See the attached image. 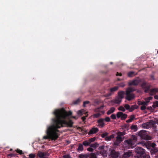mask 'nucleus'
<instances>
[{
	"instance_id": "obj_1",
	"label": "nucleus",
	"mask_w": 158,
	"mask_h": 158,
	"mask_svg": "<svg viewBox=\"0 0 158 158\" xmlns=\"http://www.w3.org/2000/svg\"><path fill=\"white\" fill-rule=\"evenodd\" d=\"M53 123L57 129L60 128L62 127H72L73 124V122L70 119L68 122L66 119L53 118L52 119Z\"/></svg>"
},
{
	"instance_id": "obj_2",
	"label": "nucleus",
	"mask_w": 158,
	"mask_h": 158,
	"mask_svg": "<svg viewBox=\"0 0 158 158\" xmlns=\"http://www.w3.org/2000/svg\"><path fill=\"white\" fill-rule=\"evenodd\" d=\"M59 131L56 128L54 123H52V125L48 128L47 131V135L44 136L43 138L44 139H50L52 140H55L58 137L57 132Z\"/></svg>"
},
{
	"instance_id": "obj_3",
	"label": "nucleus",
	"mask_w": 158,
	"mask_h": 158,
	"mask_svg": "<svg viewBox=\"0 0 158 158\" xmlns=\"http://www.w3.org/2000/svg\"><path fill=\"white\" fill-rule=\"evenodd\" d=\"M72 113L70 111L67 112L64 108L57 109L54 111V114L55 116L54 118L66 119V117L72 114Z\"/></svg>"
},
{
	"instance_id": "obj_4",
	"label": "nucleus",
	"mask_w": 158,
	"mask_h": 158,
	"mask_svg": "<svg viewBox=\"0 0 158 158\" xmlns=\"http://www.w3.org/2000/svg\"><path fill=\"white\" fill-rule=\"evenodd\" d=\"M142 88L144 90L145 93H147L149 91V94L150 95L152 96L158 92V88H155L150 90L151 85L145 81H143L140 85Z\"/></svg>"
},
{
	"instance_id": "obj_5",
	"label": "nucleus",
	"mask_w": 158,
	"mask_h": 158,
	"mask_svg": "<svg viewBox=\"0 0 158 158\" xmlns=\"http://www.w3.org/2000/svg\"><path fill=\"white\" fill-rule=\"evenodd\" d=\"M135 152L139 158H150L149 155L146 154L145 150L140 147L135 148Z\"/></svg>"
},
{
	"instance_id": "obj_6",
	"label": "nucleus",
	"mask_w": 158,
	"mask_h": 158,
	"mask_svg": "<svg viewBox=\"0 0 158 158\" xmlns=\"http://www.w3.org/2000/svg\"><path fill=\"white\" fill-rule=\"evenodd\" d=\"M136 89L133 88L129 87L126 90L125 99L128 101H131L135 97V94L131 93L135 91Z\"/></svg>"
},
{
	"instance_id": "obj_7",
	"label": "nucleus",
	"mask_w": 158,
	"mask_h": 158,
	"mask_svg": "<svg viewBox=\"0 0 158 158\" xmlns=\"http://www.w3.org/2000/svg\"><path fill=\"white\" fill-rule=\"evenodd\" d=\"M138 135L141 138L146 140H150V137L147 133V131L144 130H141L138 132Z\"/></svg>"
},
{
	"instance_id": "obj_8",
	"label": "nucleus",
	"mask_w": 158,
	"mask_h": 158,
	"mask_svg": "<svg viewBox=\"0 0 158 158\" xmlns=\"http://www.w3.org/2000/svg\"><path fill=\"white\" fill-rule=\"evenodd\" d=\"M149 150L152 157L158 158V149L157 148H150Z\"/></svg>"
},
{
	"instance_id": "obj_9",
	"label": "nucleus",
	"mask_w": 158,
	"mask_h": 158,
	"mask_svg": "<svg viewBox=\"0 0 158 158\" xmlns=\"http://www.w3.org/2000/svg\"><path fill=\"white\" fill-rule=\"evenodd\" d=\"M141 80L140 79H135L130 81L128 83V85L129 86L135 85L137 86L141 82Z\"/></svg>"
},
{
	"instance_id": "obj_10",
	"label": "nucleus",
	"mask_w": 158,
	"mask_h": 158,
	"mask_svg": "<svg viewBox=\"0 0 158 158\" xmlns=\"http://www.w3.org/2000/svg\"><path fill=\"white\" fill-rule=\"evenodd\" d=\"M116 116L118 118H120L121 120H124L127 118V115L122 112L119 111L117 113Z\"/></svg>"
},
{
	"instance_id": "obj_11",
	"label": "nucleus",
	"mask_w": 158,
	"mask_h": 158,
	"mask_svg": "<svg viewBox=\"0 0 158 158\" xmlns=\"http://www.w3.org/2000/svg\"><path fill=\"white\" fill-rule=\"evenodd\" d=\"M37 155L40 158H47L49 155L48 152H43L39 151L38 152Z\"/></svg>"
},
{
	"instance_id": "obj_12",
	"label": "nucleus",
	"mask_w": 158,
	"mask_h": 158,
	"mask_svg": "<svg viewBox=\"0 0 158 158\" xmlns=\"http://www.w3.org/2000/svg\"><path fill=\"white\" fill-rule=\"evenodd\" d=\"M124 143L125 144L131 148H134L136 145L135 144H134L133 142H132V141H131V140H130L129 139L125 140L124 141Z\"/></svg>"
},
{
	"instance_id": "obj_13",
	"label": "nucleus",
	"mask_w": 158,
	"mask_h": 158,
	"mask_svg": "<svg viewBox=\"0 0 158 158\" xmlns=\"http://www.w3.org/2000/svg\"><path fill=\"white\" fill-rule=\"evenodd\" d=\"M97 126L100 128L103 127L105 126L104 118H100L97 120Z\"/></svg>"
},
{
	"instance_id": "obj_14",
	"label": "nucleus",
	"mask_w": 158,
	"mask_h": 158,
	"mask_svg": "<svg viewBox=\"0 0 158 158\" xmlns=\"http://www.w3.org/2000/svg\"><path fill=\"white\" fill-rule=\"evenodd\" d=\"M123 139L122 137L117 135L116 137V139L114 142V145L115 146H118L119 144L123 141Z\"/></svg>"
},
{
	"instance_id": "obj_15",
	"label": "nucleus",
	"mask_w": 158,
	"mask_h": 158,
	"mask_svg": "<svg viewBox=\"0 0 158 158\" xmlns=\"http://www.w3.org/2000/svg\"><path fill=\"white\" fill-rule=\"evenodd\" d=\"M133 156L132 152L130 151H129L125 152L121 158H131Z\"/></svg>"
},
{
	"instance_id": "obj_16",
	"label": "nucleus",
	"mask_w": 158,
	"mask_h": 158,
	"mask_svg": "<svg viewBox=\"0 0 158 158\" xmlns=\"http://www.w3.org/2000/svg\"><path fill=\"white\" fill-rule=\"evenodd\" d=\"M99 131L97 127H93L89 131L88 133L89 135L95 134Z\"/></svg>"
},
{
	"instance_id": "obj_17",
	"label": "nucleus",
	"mask_w": 158,
	"mask_h": 158,
	"mask_svg": "<svg viewBox=\"0 0 158 158\" xmlns=\"http://www.w3.org/2000/svg\"><path fill=\"white\" fill-rule=\"evenodd\" d=\"M153 124L151 122H148L143 123L142 126L143 128L148 129Z\"/></svg>"
},
{
	"instance_id": "obj_18",
	"label": "nucleus",
	"mask_w": 158,
	"mask_h": 158,
	"mask_svg": "<svg viewBox=\"0 0 158 158\" xmlns=\"http://www.w3.org/2000/svg\"><path fill=\"white\" fill-rule=\"evenodd\" d=\"M123 99L117 96L114 100V102L116 104H120L122 102Z\"/></svg>"
},
{
	"instance_id": "obj_19",
	"label": "nucleus",
	"mask_w": 158,
	"mask_h": 158,
	"mask_svg": "<svg viewBox=\"0 0 158 158\" xmlns=\"http://www.w3.org/2000/svg\"><path fill=\"white\" fill-rule=\"evenodd\" d=\"M125 92L123 91H119L118 93V96L123 99L124 98Z\"/></svg>"
},
{
	"instance_id": "obj_20",
	"label": "nucleus",
	"mask_w": 158,
	"mask_h": 158,
	"mask_svg": "<svg viewBox=\"0 0 158 158\" xmlns=\"http://www.w3.org/2000/svg\"><path fill=\"white\" fill-rule=\"evenodd\" d=\"M130 140H131L132 142H133L134 144H135V142L137 140V137L136 136L134 135H132L131 137V138L129 139Z\"/></svg>"
},
{
	"instance_id": "obj_21",
	"label": "nucleus",
	"mask_w": 158,
	"mask_h": 158,
	"mask_svg": "<svg viewBox=\"0 0 158 158\" xmlns=\"http://www.w3.org/2000/svg\"><path fill=\"white\" fill-rule=\"evenodd\" d=\"M115 110V108L114 107H111L110 109L107 112V114L109 115L114 112Z\"/></svg>"
},
{
	"instance_id": "obj_22",
	"label": "nucleus",
	"mask_w": 158,
	"mask_h": 158,
	"mask_svg": "<svg viewBox=\"0 0 158 158\" xmlns=\"http://www.w3.org/2000/svg\"><path fill=\"white\" fill-rule=\"evenodd\" d=\"M84 149L83 146L82 144H79L77 150L78 152H82Z\"/></svg>"
},
{
	"instance_id": "obj_23",
	"label": "nucleus",
	"mask_w": 158,
	"mask_h": 158,
	"mask_svg": "<svg viewBox=\"0 0 158 158\" xmlns=\"http://www.w3.org/2000/svg\"><path fill=\"white\" fill-rule=\"evenodd\" d=\"M114 138V136L113 134L109 136H107L106 137L105 139L106 141H109L111 140L112 139H113Z\"/></svg>"
},
{
	"instance_id": "obj_24",
	"label": "nucleus",
	"mask_w": 158,
	"mask_h": 158,
	"mask_svg": "<svg viewBox=\"0 0 158 158\" xmlns=\"http://www.w3.org/2000/svg\"><path fill=\"white\" fill-rule=\"evenodd\" d=\"M138 107V106L136 105H132L130 107V112H132L135 109H137Z\"/></svg>"
},
{
	"instance_id": "obj_25",
	"label": "nucleus",
	"mask_w": 158,
	"mask_h": 158,
	"mask_svg": "<svg viewBox=\"0 0 158 158\" xmlns=\"http://www.w3.org/2000/svg\"><path fill=\"white\" fill-rule=\"evenodd\" d=\"M135 118V116L134 115H132L130 116V118L127 120L126 121V122L127 123H129L131 122Z\"/></svg>"
},
{
	"instance_id": "obj_26",
	"label": "nucleus",
	"mask_w": 158,
	"mask_h": 158,
	"mask_svg": "<svg viewBox=\"0 0 158 158\" xmlns=\"http://www.w3.org/2000/svg\"><path fill=\"white\" fill-rule=\"evenodd\" d=\"M98 144L97 143H90L89 146L91 147H93L96 148L98 146Z\"/></svg>"
},
{
	"instance_id": "obj_27",
	"label": "nucleus",
	"mask_w": 158,
	"mask_h": 158,
	"mask_svg": "<svg viewBox=\"0 0 158 158\" xmlns=\"http://www.w3.org/2000/svg\"><path fill=\"white\" fill-rule=\"evenodd\" d=\"M118 87L116 86L110 89V91L111 92H113L117 91L118 89Z\"/></svg>"
},
{
	"instance_id": "obj_28",
	"label": "nucleus",
	"mask_w": 158,
	"mask_h": 158,
	"mask_svg": "<svg viewBox=\"0 0 158 158\" xmlns=\"http://www.w3.org/2000/svg\"><path fill=\"white\" fill-rule=\"evenodd\" d=\"M82 144L85 146H89L90 144L88 141L85 140L83 142Z\"/></svg>"
},
{
	"instance_id": "obj_29",
	"label": "nucleus",
	"mask_w": 158,
	"mask_h": 158,
	"mask_svg": "<svg viewBox=\"0 0 158 158\" xmlns=\"http://www.w3.org/2000/svg\"><path fill=\"white\" fill-rule=\"evenodd\" d=\"M137 126L136 125H132L131 127V129L132 130H133L134 131H136L137 130Z\"/></svg>"
},
{
	"instance_id": "obj_30",
	"label": "nucleus",
	"mask_w": 158,
	"mask_h": 158,
	"mask_svg": "<svg viewBox=\"0 0 158 158\" xmlns=\"http://www.w3.org/2000/svg\"><path fill=\"white\" fill-rule=\"evenodd\" d=\"M135 72L133 71L129 72L128 73V76L130 77H132L134 75Z\"/></svg>"
},
{
	"instance_id": "obj_31",
	"label": "nucleus",
	"mask_w": 158,
	"mask_h": 158,
	"mask_svg": "<svg viewBox=\"0 0 158 158\" xmlns=\"http://www.w3.org/2000/svg\"><path fill=\"white\" fill-rule=\"evenodd\" d=\"M118 110H119L122 111L123 112H125L126 110L125 109L123 106H120L118 108Z\"/></svg>"
},
{
	"instance_id": "obj_32",
	"label": "nucleus",
	"mask_w": 158,
	"mask_h": 158,
	"mask_svg": "<svg viewBox=\"0 0 158 158\" xmlns=\"http://www.w3.org/2000/svg\"><path fill=\"white\" fill-rule=\"evenodd\" d=\"M84 113V110H79L77 112V114L79 116H81L83 114V113Z\"/></svg>"
},
{
	"instance_id": "obj_33",
	"label": "nucleus",
	"mask_w": 158,
	"mask_h": 158,
	"mask_svg": "<svg viewBox=\"0 0 158 158\" xmlns=\"http://www.w3.org/2000/svg\"><path fill=\"white\" fill-rule=\"evenodd\" d=\"M96 139V138L95 137H94L93 138L89 139L88 140L89 143L90 144L91 143L94 142Z\"/></svg>"
},
{
	"instance_id": "obj_34",
	"label": "nucleus",
	"mask_w": 158,
	"mask_h": 158,
	"mask_svg": "<svg viewBox=\"0 0 158 158\" xmlns=\"http://www.w3.org/2000/svg\"><path fill=\"white\" fill-rule=\"evenodd\" d=\"M29 158H35V154L31 153L29 154Z\"/></svg>"
},
{
	"instance_id": "obj_35",
	"label": "nucleus",
	"mask_w": 158,
	"mask_h": 158,
	"mask_svg": "<svg viewBox=\"0 0 158 158\" xmlns=\"http://www.w3.org/2000/svg\"><path fill=\"white\" fill-rule=\"evenodd\" d=\"M125 108L127 110H129L130 111V106L128 104H125L124 106Z\"/></svg>"
},
{
	"instance_id": "obj_36",
	"label": "nucleus",
	"mask_w": 158,
	"mask_h": 158,
	"mask_svg": "<svg viewBox=\"0 0 158 158\" xmlns=\"http://www.w3.org/2000/svg\"><path fill=\"white\" fill-rule=\"evenodd\" d=\"M89 158H97L96 155L94 153H91Z\"/></svg>"
},
{
	"instance_id": "obj_37",
	"label": "nucleus",
	"mask_w": 158,
	"mask_h": 158,
	"mask_svg": "<svg viewBox=\"0 0 158 158\" xmlns=\"http://www.w3.org/2000/svg\"><path fill=\"white\" fill-rule=\"evenodd\" d=\"M108 135V133L107 132H106L102 134L101 137L102 138H104L105 137L106 138V137H107V136Z\"/></svg>"
},
{
	"instance_id": "obj_38",
	"label": "nucleus",
	"mask_w": 158,
	"mask_h": 158,
	"mask_svg": "<svg viewBox=\"0 0 158 158\" xmlns=\"http://www.w3.org/2000/svg\"><path fill=\"white\" fill-rule=\"evenodd\" d=\"M81 101V100L80 99H77V100L74 101L73 102V104H78Z\"/></svg>"
},
{
	"instance_id": "obj_39",
	"label": "nucleus",
	"mask_w": 158,
	"mask_h": 158,
	"mask_svg": "<svg viewBox=\"0 0 158 158\" xmlns=\"http://www.w3.org/2000/svg\"><path fill=\"white\" fill-rule=\"evenodd\" d=\"M112 155L114 158H117L118 157V155L115 152L113 153Z\"/></svg>"
},
{
	"instance_id": "obj_40",
	"label": "nucleus",
	"mask_w": 158,
	"mask_h": 158,
	"mask_svg": "<svg viewBox=\"0 0 158 158\" xmlns=\"http://www.w3.org/2000/svg\"><path fill=\"white\" fill-rule=\"evenodd\" d=\"M152 106L154 108L158 107V101H156L155 104L152 105Z\"/></svg>"
},
{
	"instance_id": "obj_41",
	"label": "nucleus",
	"mask_w": 158,
	"mask_h": 158,
	"mask_svg": "<svg viewBox=\"0 0 158 158\" xmlns=\"http://www.w3.org/2000/svg\"><path fill=\"white\" fill-rule=\"evenodd\" d=\"M100 115V114L99 113H97L94 115V117L97 118H98Z\"/></svg>"
},
{
	"instance_id": "obj_42",
	"label": "nucleus",
	"mask_w": 158,
	"mask_h": 158,
	"mask_svg": "<svg viewBox=\"0 0 158 158\" xmlns=\"http://www.w3.org/2000/svg\"><path fill=\"white\" fill-rule=\"evenodd\" d=\"M16 155H17L16 154H14V153H11L10 154H8L7 155V156H10V157H11L15 156Z\"/></svg>"
},
{
	"instance_id": "obj_43",
	"label": "nucleus",
	"mask_w": 158,
	"mask_h": 158,
	"mask_svg": "<svg viewBox=\"0 0 158 158\" xmlns=\"http://www.w3.org/2000/svg\"><path fill=\"white\" fill-rule=\"evenodd\" d=\"M104 121H105L107 122H109L110 121V118L109 117H106L104 119Z\"/></svg>"
},
{
	"instance_id": "obj_44",
	"label": "nucleus",
	"mask_w": 158,
	"mask_h": 158,
	"mask_svg": "<svg viewBox=\"0 0 158 158\" xmlns=\"http://www.w3.org/2000/svg\"><path fill=\"white\" fill-rule=\"evenodd\" d=\"M63 158H71V156L69 154L64 155L63 156Z\"/></svg>"
},
{
	"instance_id": "obj_45",
	"label": "nucleus",
	"mask_w": 158,
	"mask_h": 158,
	"mask_svg": "<svg viewBox=\"0 0 158 158\" xmlns=\"http://www.w3.org/2000/svg\"><path fill=\"white\" fill-rule=\"evenodd\" d=\"M110 117L113 119H116V115L114 114H112L110 116Z\"/></svg>"
},
{
	"instance_id": "obj_46",
	"label": "nucleus",
	"mask_w": 158,
	"mask_h": 158,
	"mask_svg": "<svg viewBox=\"0 0 158 158\" xmlns=\"http://www.w3.org/2000/svg\"><path fill=\"white\" fill-rule=\"evenodd\" d=\"M117 135H118V136H120V137H121L122 136H124L123 135V134L120 131H118L117 133Z\"/></svg>"
},
{
	"instance_id": "obj_47",
	"label": "nucleus",
	"mask_w": 158,
	"mask_h": 158,
	"mask_svg": "<svg viewBox=\"0 0 158 158\" xmlns=\"http://www.w3.org/2000/svg\"><path fill=\"white\" fill-rule=\"evenodd\" d=\"M89 101H85L83 102V106L84 107H85V105L86 104H89Z\"/></svg>"
},
{
	"instance_id": "obj_48",
	"label": "nucleus",
	"mask_w": 158,
	"mask_h": 158,
	"mask_svg": "<svg viewBox=\"0 0 158 158\" xmlns=\"http://www.w3.org/2000/svg\"><path fill=\"white\" fill-rule=\"evenodd\" d=\"M156 145V144L155 143H152L151 145V147L150 148H156L155 147Z\"/></svg>"
},
{
	"instance_id": "obj_49",
	"label": "nucleus",
	"mask_w": 158,
	"mask_h": 158,
	"mask_svg": "<svg viewBox=\"0 0 158 158\" xmlns=\"http://www.w3.org/2000/svg\"><path fill=\"white\" fill-rule=\"evenodd\" d=\"M146 108L145 106L144 105H142V106L140 107V109L141 110H144L146 109Z\"/></svg>"
},
{
	"instance_id": "obj_50",
	"label": "nucleus",
	"mask_w": 158,
	"mask_h": 158,
	"mask_svg": "<svg viewBox=\"0 0 158 158\" xmlns=\"http://www.w3.org/2000/svg\"><path fill=\"white\" fill-rule=\"evenodd\" d=\"M103 106H101L100 107L97 108L96 109V110L97 111H99V110L102 109L103 108Z\"/></svg>"
},
{
	"instance_id": "obj_51",
	"label": "nucleus",
	"mask_w": 158,
	"mask_h": 158,
	"mask_svg": "<svg viewBox=\"0 0 158 158\" xmlns=\"http://www.w3.org/2000/svg\"><path fill=\"white\" fill-rule=\"evenodd\" d=\"M87 150L90 152H93L94 151V149L91 148H89L87 149Z\"/></svg>"
},
{
	"instance_id": "obj_52",
	"label": "nucleus",
	"mask_w": 158,
	"mask_h": 158,
	"mask_svg": "<svg viewBox=\"0 0 158 158\" xmlns=\"http://www.w3.org/2000/svg\"><path fill=\"white\" fill-rule=\"evenodd\" d=\"M79 157L80 158H85V156L83 154H81L79 155Z\"/></svg>"
},
{
	"instance_id": "obj_53",
	"label": "nucleus",
	"mask_w": 158,
	"mask_h": 158,
	"mask_svg": "<svg viewBox=\"0 0 158 158\" xmlns=\"http://www.w3.org/2000/svg\"><path fill=\"white\" fill-rule=\"evenodd\" d=\"M16 152L18 153L20 155L23 154V153L22 151L21 150H18L16 151Z\"/></svg>"
},
{
	"instance_id": "obj_54",
	"label": "nucleus",
	"mask_w": 158,
	"mask_h": 158,
	"mask_svg": "<svg viewBox=\"0 0 158 158\" xmlns=\"http://www.w3.org/2000/svg\"><path fill=\"white\" fill-rule=\"evenodd\" d=\"M142 105H144V106H147L148 105V104H147L146 102V101H142Z\"/></svg>"
},
{
	"instance_id": "obj_55",
	"label": "nucleus",
	"mask_w": 158,
	"mask_h": 158,
	"mask_svg": "<svg viewBox=\"0 0 158 158\" xmlns=\"http://www.w3.org/2000/svg\"><path fill=\"white\" fill-rule=\"evenodd\" d=\"M125 85L123 83H121L119 84V86L121 87H124Z\"/></svg>"
},
{
	"instance_id": "obj_56",
	"label": "nucleus",
	"mask_w": 158,
	"mask_h": 158,
	"mask_svg": "<svg viewBox=\"0 0 158 158\" xmlns=\"http://www.w3.org/2000/svg\"><path fill=\"white\" fill-rule=\"evenodd\" d=\"M137 104L139 105H142V101H138L137 102Z\"/></svg>"
},
{
	"instance_id": "obj_57",
	"label": "nucleus",
	"mask_w": 158,
	"mask_h": 158,
	"mask_svg": "<svg viewBox=\"0 0 158 158\" xmlns=\"http://www.w3.org/2000/svg\"><path fill=\"white\" fill-rule=\"evenodd\" d=\"M104 146L102 145V146H100L99 147V149L102 150V149H104Z\"/></svg>"
},
{
	"instance_id": "obj_58",
	"label": "nucleus",
	"mask_w": 158,
	"mask_h": 158,
	"mask_svg": "<svg viewBox=\"0 0 158 158\" xmlns=\"http://www.w3.org/2000/svg\"><path fill=\"white\" fill-rule=\"evenodd\" d=\"M77 129L78 130H79L80 131H82V129L80 127H78L77 128Z\"/></svg>"
},
{
	"instance_id": "obj_59",
	"label": "nucleus",
	"mask_w": 158,
	"mask_h": 158,
	"mask_svg": "<svg viewBox=\"0 0 158 158\" xmlns=\"http://www.w3.org/2000/svg\"><path fill=\"white\" fill-rule=\"evenodd\" d=\"M116 76H121L122 75V74L121 73H119L118 72H117L116 74Z\"/></svg>"
},
{
	"instance_id": "obj_60",
	"label": "nucleus",
	"mask_w": 158,
	"mask_h": 158,
	"mask_svg": "<svg viewBox=\"0 0 158 158\" xmlns=\"http://www.w3.org/2000/svg\"><path fill=\"white\" fill-rule=\"evenodd\" d=\"M152 107L151 106H148L147 107V109L148 110H152Z\"/></svg>"
},
{
	"instance_id": "obj_61",
	"label": "nucleus",
	"mask_w": 158,
	"mask_h": 158,
	"mask_svg": "<svg viewBox=\"0 0 158 158\" xmlns=\"http://www.w3.org/2000/svg\"><path fill=\"white\" fill-rule=\"evenodd\" d=\"M153 98L152 97H149L147 98V99L149 100H151Z\"/></svg>"
},
{
	"instance_id": "obj_62",
	"label": "nucleus",
	"mask_w": 158,
	"mask_h": 158,
	"mask_svg": "<svg viewBox=\"0 0 158 158\" xmlns=\"http://www.w3.org/2000/svg\"><path fill=\"white\" fill-rule=\"evenodd\" d=\"M81 119L83 121H84V120L86 119L85 117L83 116V117H82Z\"/></svg>"
},
{
	"instance_id": "obj_63",
	"label": "nucleus",
	"mask_w": 158,
	"mask_h": 158,
	"mask_svg": "<svg viewBox=\"0 0 158 158\" xmlns=\"http://www.w3.org/2000/svg\"><path fill=\"white\" fill-rule=\"evenodd\" d=\"M155 99H158V95H155L154 97Z\"/></svg>"
},
{
	"instance_id": "obj_64",
	"label": "nucleus",
	"mask_w": 158,
	"mask_h": 158,
	"mask_svg": "<svg viewBox=\"0 0 158 158\" xmlns=\"http://www.w3.org/2000/svg\"><path fill=\"white\" fill-rule=\"evenodd\" d=\"M145 101L146 102L147 104H148V103L150 101L147 98Z\"/></svg>"
}]
</instances>
